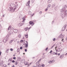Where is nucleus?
<instances>
[{
    "mask_svg": "<svg viewBox=\"0 0 67 67\" xmlns=\"http://www.w3.org/2000/svg\"><path fill=\"white\" fill-rule=\"evenodd\" d=\"M34 0H34V1L33 2V0H32V3H33L34 2Z\"/></svg>",
    "mask_w": 67,
    "mask_h": 67,
    "instance_id": "54",
    "label": "nucleus"
},
{
    "mask_svg": "<svg viewBox=\"0 0 67 67\" xmlns=\"http://www.w3.org/2000/svg\"><path fill=\"white\" fill-rule=\"evenodd\" d=\"M55 7V5L54 4H53V5H52V7L53 8L54 7Z\"/></svg>",
    "mask_w": 67,
    "mask_h": 67,
    "instance_id": "43",
    "label": "nucleus"
},
{
    "mask_svg": "<svg viewBox=\"0 0 67 67\" xmlns=\"http://www.w3.org/2000/svg\"><path fill=\"white\" fill-rule=\"evenodd\" d=\"M64 40V38H63L62 40H61L62 42H63V41Z\"/></svg>",
    "mask_w": 67,
    "mask_h": 67,
    "instance_id": "55",
    "label": "nucleus"
},
{
    "mask_svg": "<svg viewBox=\"0 0 67 67\" xmlns=\"http://www.w3.org/2000/svg\"><path fill=\"white\" fill-rule=\"evenodd\" d=\"M12 63H15V61L14 60H13L12 61Z\"/></svg>",
    "mask_w": 67,
    "mask_h": 67,
    "instance_id": "28",
    "label": "nucleus"
},
{
    "mask_svg": "<svg viewBox=\"0 0 67 67\" xmlns=\"http://www.w3.org/2000/svg\"><path fill=\"white\" fill-rule=\"evenodd\" d=\"M48 10V8H46L45 10V11H47Z\"/></svg>",
    "mask_w": 67,
    "mask_h": 67,
    "instance_id": "35",
    "label": "nucleus"
},
{
    "mask_svg": "<svg viewBox=\"0 0 67 67\" xmlns=\"http://www.w3.org/2000/svg\"><path fill=\"white\" fill-rule=\"evenodd\" d=\"M33 22H36V21L35 20H33Z\"/></svg>",
    "mask_w": 67,
    "mask_h": 67,
    "instance_id": "49",
    "label": "nucleus"
},
{
    "mask_svg": "<svg viewBox=\"0 0 67 67\" xmlns=\"http://www.w3.org/2000/svg\"><path fill=\"white\" fill-rule=\"evenodd\" d=\"M60 48H59L57 49V50H58V51H60Z\"/></svg>",
    "mask_w": 67,
    "mask_h": 67,
    "instance_id": "48",
    "label": "nucleus"
},
{
    "mask_svg": "<svg viewBox=\"0 0 67 67\" xmlns=\"http://www.w3.org/2000/svg\"><path fill=\"white\" fill-rule=\"evenodd\" d=\"M61 35H62V34H61V35H60L58 37H59V38L60 37H61Z\"/></svg>",
    "mask_w": 67,
    "mask_h": 67,
    "instance_id": "44",
    "label": "nucleus"
},
{
    "mask_svg": "<svg viewBox=\"0 0 67 67\" xmlns=\"http://www.w3.org/2000/svg\"><path fill=\"white\" fill-rule=\"evenodd\" d=\"M42 11H40V12L39 13L40 14H42Z\"/></svg>",
    "mask_w": 67,
    "mask_h": 67,
    "instance_id": "45",
    "label": "nucleus"
},
{
    "mask_svg": "<svg viewBox=\"0 0 67 67\" xmlns=\"http://www.w3.org/2000/svg\"><path fill=\"white\" fill-rule=\"evenodd\" d=\"M18 4L15 5L14 4L12 3L9 4V6L11 7L10 8L9 11L11 12H14L15 10L16 9L18 8Z\"/></svg>",
    "mask_w": 67,
    "mask_h": 67,
    "instance_id": "1",
    "label": "nucleus"
},
{
    "mask_svg": "<svg viewBox=\"0 0 67 67\" xmlns=\"http://www.w3.org/2000/svg\"><path fill=\"white\" fill-rule=\"evenodd\" d=\"M13 59H16V57H13Z\"/></svg>",
    "mask_w": 67,
    "mask_h": 67,
    "instance_id": "41",
    "label": "nucleus"
},
{
    "mask_svg": "<svg viewBox=\"0 0 67 67\" xmlns=\"http://www.w3.org/2000/svg\"><path fill=\"white\" fill-rule=\"evenodd\" d=\"M44 66H45V65H44V64H42V67H44Z\"/></svg>",
    "mask_w": 67,
    "mask_h": 67,
    "instance_id": "36",
    "label": "nucleus"
},
{
    "mask_svg": "<svg viewBox=\"0 0 67 67\" xmlns=\"http://www.w3.org/2000/svg\"><path fill=\"white\" fill-rule=\"evenodd\" d=\"M15 67L14 65H13L12 66V67Z\"/></svg>",
    "mask_w": 67,
    "mask_h": 67,
    "instance_id": "61",
    "label": "nucleus"
},
{
    "mask_svg": "<svg viewBox=\"0 0 67 67\" xmlns=\"http://www.w3.org/2000/svg\"><path fill=\"white\" fill-rule=\"evenodd\" d=\"M23 42V40H21L20 41V42L21 43H22V42Z\"/></svg>",
    "mask_w": 67,
    "mask_h": 67,
    "instance_id": "30",
    "label": "nucleus"
},
{
    "mask_svg": "<svg viewBox=\"0 0 67 67\" xmlns=\"http://www.w3.org/2000/svg\"><path fill=\"white\" fill-rule=\"evenodd\" d=\"M13 49H12V48L10 49V51H13Z\"/></svg>",
    "mask_w": 67,
    "mask_h": 67,
    "instance_id": "37",
    "label": "nucleus"
},
{
    "mask_svg": "<svg viewBox=\"0 0 67 67\" xmlns=\"http://www.w3.org/2000/svg\"><path fill=\"white\" fill-rule=\"evenodd\" d=\"M39 66L40 67H42V65H40V64H39Z\"/></svg>",
    "mask_w": 67,
    "mask_h": 67,
    "instance_id": "46",
    "label": "nucleus"
},
{
    "mask_svg": "<svg viewBox=\"0 0 67 67\" xmlns=\"http://www.w3.org/2000/svg\"><path fill=\"white\" fill-rule=\"evenodd\" d=\"M26 43H25V42H24V44H23V45H25V47H26V48H27V47H28V42L27 41H26Z\"/></svg>",
    "mask_w": 67,
    "mask_h": 67,
    "instance_id": "3",
    "label": "nucleus"
},
{
    "mask_svg": "<svg viewBox=\"0 0 67 67\" xmlns=\"http://www.w3.org/2000/svg\"><path fill=\"white\" fill-rule=\"evenodd\" d=\"M55 62V60H53L52 61H51V63H54Z\"/></svg>",
    "mask_w": 67,
    "mask_h": 67,
    "instance_id": "20",
    "label": "nucleus"
},
{
    "mask_svg": "<svg viewBox=\"0 0 67 67\" xmlns=\"http://www.w3.org/2000/svg\"><path fill=\"white\" fill-rule=\"evenodd\" d=\"M54 24V21L52 22V24Z\"/></svg>",
    "mask_w": 67,
    "mask_h": 67,
    "instance_id": "50",
    "label": "nucleus"
},
{
    "mask_svg": "<svg viewBox=\"0 0 67 67\" xmlns=\"http://www.w3.org/2000/svg\"><path fill=\"white\" fill-rule=\"evenodd\" d=\"M59 38L58 37L57 38V40H59Z\"/></svg>",
    "mask_w": 67,
    "mask_h": 67,
    "instance_id": "42",
    "label": "nucleus"
},
{
    "mask_svg": "<svg viewBox=\"0 0 67 67\" xmlns=\"http://www.w3.org/2000/svg\"><path fill=\"white\" fill-rule=\"evenodd\" d=\"M52 1V0H48V2L49 3H50Z\"/></svg>",
    "mask_w": 67,
    "mask_h": 67,
    "instance_id": "12",
    "label": "nucleus"
},
{
    "mask_svg": "<svg viewBox=\"0 0 67 67\" xmlns=\"http://www.w3.org/2000/svg\"><path fill=\"white\" fill-rule=\"evenodd\" d=\"M7 37H9V35H7Z\"/></svg>",
    "mask_w": 67,
    "mask_h": 67,
    "instance_id": "59",
    "label": "nucleus"
},
{
    "mask_svg": "<svg viewBox=\"0 0 67 67\" xmlns=\"http://www.w3.org/2000/svg\"><path fill=\"white\" fill-rule=\"evenodd\" d=\"M13 41V40H11L9 42V44H11V43H12V42Z\"/></svg>",
    "mask_w": 67,
    "mask_h": 67,
    "instance_id": "19",
    "label": "nucleus"
},
{
    "mask_svg": "<svg viewBox=\"0 0 67 67\" xmlns=\"http://www.w3.org/2000/svg\"><path fill=\"white\" fill-rule=\"evenodd\" d=\"M31 12L29 11L28 12V14H29V15H31Z\"/></svg>",
    "mask_w": 67,
    "mask_h": 67,
    "instance_id": "16",
    "label": "nucleus"
},
{
    "mask_svg": "<svg viewBox=\"0 0 67 67\" xmlns=\"http://www.w3.org/2000/svg\"><path fill=\"white\" fill-rule=\"evenodd\" d=\"M10 63H8V65H10Z\"/></svg>",
    "mask_w": 67,
    "mask_h": 67,
    "instance_id": "57",
    "label": "nucleus"
},
{
    "mask_svg": "<svg viewBox=\"0 0 67 67\" xmlns=\"http://www.w3.org/2000/svg\"><path fill=\"white\" fill-rule=\"evenodd\" d=\"M30 1L29 0L26 3V6H30Z\"/></svg>",
    "mask_w": 67,
    "mask_h": 67,
    "instance_id": "4",
    "label": "nucleus"
},
{
    "mask_svg": "<svg viewBox=\"0 0 67 67\" xmlns=\"http://www.w3.org/2000/svg\"><path fill=\"white\" fill-rule=\"evenodd\" d=\"M32 21H30L29 22V24L31 25V24H32Z\"/></svg>",
    "mask_w": 67,
    "mask_h": 67,
    "instance_id": "26",
    "label": "nucleus"
},
{
    "mask_svg": "<svg viewBox=\"0 0 67 67\" xmlns=\"http://www.w3.org/2000/svg\"><path fill=\"white\" fill-rule=\"evenodd\" d=\"M55 44H54V45H53V47H54V46H55Z\"/></svg>",
    "mask_w": 67,
    "mask_h": 67,
    "instance_id": "62",
    "label": "nucleus"
},
{
    "mask_svg": "<svg viewBox=\"0 0 67 67\" xmlns=\"http://www.w3.org/2000/svg\"><path fill=\"white\" fill-rule=\"evenodd\" d=\"M58 56H59L60 55V53H58Z\"/></svg>",
    "mask_w": 67,
    "mask_h": 67,
    "instance_id": "58",
    "label": "nucleus"
},
{
    "mask_svg": "<svg viewBox=\"0 0 67 67\" xmlns=\"http://www.w3.org/2000/svg\"><path fill=\"white\" fill-rule=\"evenodd\" d=\"M25 59H22V60H21V62L22 63H25Z\"/></svg>",
    "mask_w": 67,
    "mask_h": 67,
    "instance_id": "5",
    "label": "nucleus"
},
{
    "mask_svg": "<svg viewBox=\"0 0 67 67\" xmlns=\"http://www.w3.org/2000/svg\"><path fill=\"white\" fill-rule=\"evenodd\" d=\"M25 37L26 38H28V34H25Z\"/></svg>",
    "mask_w": 67,
    "mask_h": 67,
    "instance_id": "9",
    "label": "nucleus"
},
{
    "mask_svg": "<svg viewBox=\"0 0 67 67\" xmlns=\"http://www.w3.org/2000/svg\"><path fill=\"white\" fill-rule=\"evenodd\" d=\"M6 52L7 53H8V51H7V50H6Z\"/></svg>",
    "mask_w": 67,
    "mask_h": 67,
    "instance_id": "63",
    "label": "nucleus"
},
{
    "mask_svg": "<svg viewBox=\"0 0 67 67\" xmlns=\"http://www.w3.org/2000/svg\"><path fill=\"white\" fill-rule=\"evenodd\" d=\"M58 53L57 52L55 53V55H57Z\"/></svg>",
    "mask_w": 67,
    "mask_h": 67,
    "instance_id": "47",
    "label": "nucleus"
},
{
    "mask_svg": "<svg viewBox=\"0 0 67 67\" xmlns=\"http://www.w3.org/2000/svg\"><path fill=\"white\" fill-rule=\"evenodd\" d=\"M1 53H2V52H1V51L0 52V56L1 55Z\"/></svg>",
    "mask_w": 67,
    "mask_h": 67,
    "instance_id": "53",
    "label": "nucleus"
},
{
    "mask_svg": "<svg viewBox=\"0 0 67 67\" xmlns=\"http://www.w3.org/2000/svg\"><path fill=\"white\" fill-rule=\"evenodd\" d=\"M17 51V52H20V49L19 48L18 49Z\"/></svg>",
    "mask_w": 67,
    "mask_h": 67,
    "instance_id": "22",
    "label": "nucleus"
},
{
    "mask_svg": "<svg viewBox=\"0 0 67 67\" xmlns=\"http://www.w3.org/2000/svg\"><path fill=\"white\" fill-rule=\"evenodd\" d=\"M13 31L15 33H17L18 32V30L16 29H14Z\"/></svg>",
    "mask_w": 67,
    "mask_h": 67,
    "instance_id": "10",
    "label": "nucleus"
},
{
    "mask_svg": "<svg viewBox=\"0 0 67 67\" xmlns=\"http://www.w3.org/2000/svg\"><path fill=\"white\" fill-rule=\"evenodd\" d=\"M23 24H24L22 23H20L18 24L19 26H22Z\"/></svg>",
    "mask_w": 67,
    "mask_h": 67,
    "instance_id": "7",
    "label": "nucleus"
},
{
    "mask_svg": "<svg viewBox=\"0 0 67 67\" xmlns=\"http://www.w3.org/2000/svg\"><path fill=\"white\" fill-rule=\"evenodd\" d=\"M25 52H27V49H25Z\"/></svg>",
    "mask_w": 67,
    "mask_h": 67,
    "instance_id": "40",
    "label": "nucleus"
},
{
    "mask_svg": "<svg viewBox=\"0 0 67 67\" xmlns=\"http://www.w3.org/2000/svg\"><path fill=\"white\" fill-rule=\"evenodd\" d=\"M38 64H39V61H38V62L36 63V65H37Z\"/></svg>",
    "mask_w": 67,
    "mask_h": 67,
    "instance_id": "24",
    "label": "nucleus"
},
{
    "mask_svg": "<svg viewBox=\"0 0 67 67\" xmlns=\"http://www.w3.org/2000/svg\"><path fill=\"white\" fill-rule=\"evenodd\" d=\"M39 66H40V65H38L37 66H36V67H39Z\"/></svg>",
    "mask_w": 67,
    "mask_h": 67,
    "instance_id": "51",
    "label": "nucleus"
},
{
    "mask_svg": "<svg viewBox=\"0 0 67 67\" xmlns=\"http://www.w3.org/2000/svg\"><path fill=\"white\" fill-rule=\"evenodd\" d=\"M10 60V62H12V58H10L9 60H8V62H10V61H9Z\"/></svg>",
    "mask_w": 67,
    "mask_h": 67,
    "instance_id": "17",
    "label": "nucleus"
},
{
    "mask_svg": "<svg viewBox=\"0 0 67 67\" xmlns=\"http://www.w3.org/2000/svg\"><path fill=\"white\" fill-rule=\"evenodd\" d=\"M67 55V53H66V54H65V55Z\"/></svg>",
    "mask_w": 67,
    "mask_h": 67,
    "instance_id": "64",
    "label": "nucleus"
},
{
    "mask_svg": "<svg viewBox=\"0 0 67 67\" xmlns=\"http://www.w3.org/2000/svg\"><path fill=\"white\" fill-rule=\"evenodd\" d=\"M7 67V65H6L4 64L3 65V66L2 67Z\"/></svg>",
    "mask_w": 67,
    "mask_h": 67,
    "instance_id": "18",
    "label": "nucleus"
},
{
    "mask_svg": "<svg viewBox=\"0 0 67 67\" xmlns=\"http://www.w3.org/2000/svg\"><path fill=\"white\" fill-rule=\"evenodd\" d=\"M62 12H64V13H62L60 14V16H61L62 18H64L65 16L66 15H67V10H66L65 8H63L62 9Z\"/></svg>",
    "mask_w": 67,
    "mask_h": 67,
    "instance_id": "2",
    "label": "nucleus"
},
{
    "mask_svg": "<svg viewBox=\"0 0 67 67\" xmlns=\"http://www.w3.org/2000/svg\"><path fill=\"white\" fill-rule=\"evenodd\" d=\"M17 59L18 61H20V59H21V58L19 57H18L17 58Z\"/></svg>",
    "mask_w": 67,
    "mask_h": 67,
    "instance_id": "11",
    "label": "nucleus"
},
{
    "mask_svg": "<svg viewBox=\"0 0 67 67\" xmlns=\"http://www.w3.org/2000/svg\"><path fill=\"white\" fill-rule=\"evenodd\" d=\"M24 64L26 65H28V62H24Z\"/></svg>",
    "mask_w": 67,
    "mask_h": 67,
    "instance_id": "14",
    "label": "nucleus"
},
{
    "mask_svg": "<svg viewBox=\"0 0 67 67\" xmlns=\"http://www.w3.org/2000/svg\"><path fill=\"white\" fill-rule=\"evenodd\" d=\"M55 52H53V53H52V54L53 55H55Z\"/></svg>",
    "mask_w": 67,
    "mask_h": 67,
    "instance_id": "38",
    "label": "nucleus"
},
{
    "mask_svg": "<svg viewBox=\"0 0 67 67\" xmlns=\"http://www.w3.org/2000/svg\"><path fill=\"white\" fill-rule=\"evenodd\" d=\"M48 63H49V64H50V63H51V61H50V62H48Z\"/></svg>",
    "mask_w": 67,
    "mask_h": 67,
    "instance_id": "56",
    "label": "nucleus"
},
{
    "mask_svg": "<svg viewBox=\"0 0 67 67\" xmlns=\"http://www.w3.org/2000/svg\"><path fill=\"white\" fill-rule=\"evenodd\" d=\"M34 23H33V22H32L31 25V26H33V25H34Z\"/></svg>",
    "mask_w": 67,
    "mask_h": 67,
    "instance_id": "21",
    "label": "nucleus"
},
{
    "mask_svg": "<svg viewBox=\"0 0 67 67\" xmlns=\"http://www.w3.org/2000/svg\"><path fill=\"white\" fill-rule=\"evenodd\" d=\"M18 36H19V38L21 37V35H19Z\"/></svg>",
    "mask_w": 67,
    "mask_h": 67,
    "instance_id": "52",
    "label": "nucleus"
},
{
    "mask_svg": "<svg viewBox=\"0 0 67 67\" xmlns=\"http://www.w3.org/2000/svg\"><path fill=\"white\" fill-rule=\"evenodd\" d=\"M3 65V63H0V66H1V65Z\"/></svg>",
    "mask_w": 67,
    "mask_h": 67,
    "instance_id": "29",
    "label": "nucleus"
},
{
    "mask_svg": "<svg viewBox=\"0 0 67 67\" xmlns=\"http://www.w3.org/2000/svg\"><path fill=\"white\" fill-rule=\"evenodd\" d=\"M48 7H47V8H49L50 7H51V6L49 5H48Z\"/></svg>",
    "mask_w": 67,
    "mask_h": 67,
    "instance_id": "31",
    "label": "nucleus"
},
{
    "mask_svg": "<svg viewBox=\"0 0 67 67\" xmlns=\"http://www.w3.org/2000/svg\"><path fill=\"white\" fill-rule=\"evenodd\" d=\"M15 65H18V61H16V62L15 63Z\"/></svg>",
    "mask_w": 67,
    "mask_h": 67,
    "instance_id": "25",
    "label": "nucleus"
},
{
    "mask_svg": "<svg viewBox=\"0 0 67 67\" xmlns=\"http://www.w3.org/2000/svg\"><path fill=\"white\" fill-rule=\"evenodd\" d=\"M53 47H53V46H52V47H51V48H53Z\"/></svg>",
    "mask_w": 67,
    "mask_h": 67,
    "instance_id": "60",
    "label": "nucleus"
},
{
    "mask_svg": "<svg viewBox=\"0 0 67 67\" xmlns=\"http://www.w3.org/2000/svg\"><path fill=\"white\" fill-rule=\"evenodd\" d=\"M63 56H64L63 55H61L60 56V58H63Z\"/></svg>",
    "mask_w": 67,
    "mask_h": 67,
    "instance_id": "23",
    "label": "nucleus"
},
{
    "mask_svg": "<svg viewBox=\"0 0 67 67\" xmlns=\"http://www.w3.org/2000/svg\"><path fill=\"white\" fill-rule=\"evenodd\" d=\"M20 49H23V47H20Z\"/></svg>",
    "mask_w": 67,
    "mask_h": 67,
    "instance_id": "32",
    "label": "nucleus"
},
{
    "mask_svg": "<svg viewBox=\"0 0 67 67\" xmlns=\"http://www.w3.org/2000/svg\"><path fill=\"white\" fill-rule=\"evenodd\" d=\"M55 49V50H56V52H60V51H58L57 49L56 50V49Z\"/></svg>",
    "mask_w": 67,
    "mask_h": 67,
    "instance_id": "39",
    "label": "nucleus"
},
{
    "mask_svg": "<svg viewBox=\"0 0 67 67\" xmlns=\"http://www.w3.org/2000/svg\"><path fill=\"white\" fill-rule=\"evenodd\" d=\"M65 28H66V26H64L62 27L61 31H62V30H63V31H64L65 29Z\"/></svg>",
    "mask_w": 67,
    "mask_h": 67,
    "instance_id": "6",
    "label": "nucleus"
},
{
    "mask_svg": "<svg viewBox=\"0 0 67 67\" xmlns=\"http://www.w3.org/2000/svg\"><path fill=\"white\" fill-rule=\"evenodd\" d=\"M25 18H26V17H25V16H24V17L22 19L23 20L22 21V22H23L25 21Z\"/></svg>",
    "mask_w": 67,
    "mask_h": 67,
    "instance_id": "8",
    "label": "nucleus"
},
{
    "mask_svg": "<svg viewBox=\"0 0 67 67\" xmlns=\"http://www.w3.org/2000/svg\"><path fill=\"white\" fill-rule=\"evenodd\" d=\"M28 29H29V27H26L25 28L24 30L25 31H27Z\"/></svg>",
    "mask_w": 67,
    "mask_h": 67,
    "instance_id": "13",
    "label": "nucleus"
},
{
    "mask_svg": "<svg viewBox=\"0 0 67 67\" xmlns=\"http://www.w3.org/2000/svg\"><path fill=\"white\" fill-rule=\"evenodd\" d=\"M48 49V47H47L46 48V49H45L46 51H47V49Z\"/></svg>",
    "mask_w": 67,
    "mask_h": 67,
    "instance_id": "34",
    "label": "nucleus"
},
{
    "mask_svg": "<svg viewBox=\"0 0 67 67\" xmlns=\"http://www.w3.org/2000/svg\"><path fill=\"white\" fill-rule=\"evenodd\" d=\"M55 40H56V38H53V41H55Z\"/></svg>",
    "mask_w": 67,
    "mask_h": 67,
    "instance_id": "27",
    "label": "nucleus"
},
{
    "mask_svg": "<svg viewBox=\"0 0 67 67\" xmlns=\"http://www.w3.org/2000/svg\"><path fill=\"white\" fill-rule=\"evenodd\" d=\"M53 52V51L52 50H51L50 52H49V53H52Z\"/></svg>",
    "mask_w": 67,
    "mask_h": 67,
    "instance_id": "33",
    "label": "nucleus"
},
{
    "mask_svg": "<svg viewBox=\"0 0 67 67\" xmlns=\"http://www.w3.org/2000/svg\"><path fill=\"white\" fill-rule=\"evenodd\" d=\"M7 41V40L4 39L3 41V42H4V43H6Z\"/></svg>",
    "mask_w": 67,
    "mask_h": 67,
    "instance_id": "15",
    "label": "nucleus"
}]
</instances>
